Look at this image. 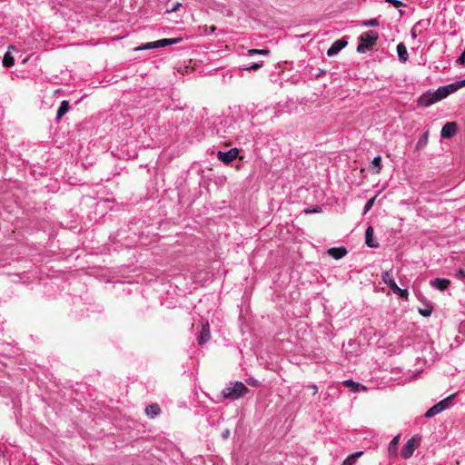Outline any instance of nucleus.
I'll return each instance as SVG.
<instances>
[{
    "instance_id": "obj_1",
    "label": "nucleus",
    "mask_w": 465,
    "mask_h": 465,
    "mask_svg": "<svg viewBox=\"0 0 465 465\" xmlns=\"http://www.w3.org/2000/svg\"><path fill=\"white\" fill-rule=\"evenodd\" d=\"M463 86H465V80L459 81L455 84H448L445 86H441L438 88V90L434 93L428 92L426 94H423L418 99V105L422 107L430 106L434 103L447 97L449 94Z\"/></svg>"
},
{
    "instance_id": "obj_2",
    "label": "nucleus",
    "mask_w": 465,
    "mask_h": 465,
    "mask_svg": "<svg viewBox=\"0 0 465 465\" xmlns=\"http://www.w3.org/2000/svg\"><path fill=\"white\" fill-rule=\"evenodd\" d=\"M361 43L357 46V51L359 53H365L367 50L372 48V46L376 44L378 40V33L376 31L371 30L360 37Z\"/></svg>"
},
{
    "instance_id": "obj_3",
    "label": "nucleus",
    "mask_w": 465,
    "mask_h": 465,
    "mask_svg": "<svg viewBox=\"0 0 465 465\" xmlns=\"http://www.w3.org/2000/svg\"><path fill=\"white\" fill-rule=\"evenodd\" d=\"M381 279L386 283L390 289L401 298L408 300L409 292L407 289H401L393 280V275L391 271H385L381 273Z\"/></svg>"
},
{
    "instance_id": "obj_4",
    "label": "nucleus",
    "mask_w": 465,
    "mask_h": 465,
    "mask_svg": "<svg viewBox=\"0 0 465 465\" xmlns=\"http://www.w3.org/2000/svg\"><path fill=\"white\" fill-rule=\"evenodd\" d=\"M249 391V389L241 381L235 382L233 387L225 388L223 395L225 399L236 400Z\"/></svg>"
},
{
    "instance_id": "obj_5",
    "label": "nucleus",
    "mask_w": 465,
    "mask_h": 465,
    "mask_svg": "<svg viewBox=\"0 0 465 465\" xmlns=\"http://www.w3.org/2000/svg\"><path fill=\"white\" fill-rule=\"evenodd\" d=\"M455 397V394H452L447 398H445L444 400L440 401V402H438L437 404H435L434 406H432L431 408H430L426 413H425V417L426 418H431L433 417L434 415L441 412L442 411H444L445 409H447L453 398Z\"/></svg>"
},
{
    "instance_id": "obj_6",
    "label": "nucleus",
    "mask_w": 465,
    "mask_h": 465,
    "mask_svg": "<svg viewBox=\"0 0 465 465\" xmlns=\"http://www.w3.org/2000/svg\"><path fill=\"white\" fill-rule=\"evenodd\" d=\"M182 38H164L154 42H149L145 44L143 46L135 48L136 51L138 50H147V49H153V48H159V47H164L169 45L177 44L181 42Z\"/></svg>"
},
{
    "instance_id": "obj_7",
    "label": "nucleus",
    "mask_w": 465,
    "mask_h": 465,
    "mask_svg": "<svg viewBox=\"0 0 465 465\" xmlns=\"http://www.w3.org/2000/svg\"><path fill=\"white\" fill-rule=\"evenodd\" d=\"M419 444H420V440L417 439L416 437H412L402 447L401 451V456L405 460L409 459L410 457L412 456L413 452L418 448Z\"/></svg>"
},
{
    "instance_id": "obj_8",
    "label": "nucleus",
    "mask_w": 465,
    "mask_h": 465,
    "mask_svg": "<svg viewBox=\"0 0 465 465\" xmlns=\"http://www.w3.org/2000/svg\"><path fill=\"white\" fill-rule=\"evenodd\" d=\"M239 150L237 148H232L229 150L228 152H222L219 151L217 153V158L224 163L225 164H229L233 160H235L238 157Z\"/></svg>"
},
{
    "instance_id": "obj_9",
    "label": "nucleus",
    "mask_w": 465,
    "mask_h": 465,
    "mask_svg": "<svg viewBox=\"0 0 465 465\" xmlns=\"http://www.w3.org/2000/svg\"><path fill=\"white\" fill-rule=\"evenodd\" d=\"M211 338L210 325L207 321L202 322V330L197 337L198 343L200 345L207 342Z\"/></svg>"
},
{
    "instance_id": "obj_10",
    "label": "nucleus",
    "mask_w": 465,
    "mask_h": 465,
    "mask_svg": "<svg viewBox=\"0 0 465 465\" xmlns=\"http://www.w3.org/2000/svg\"><path fill=\"white\" fill-rule=\"evenodd\" d=\"M347 45H348V41L345 38L337 40L328 49L327 54L329 56H333L336 54H338L342 48H344Z\"/></svg>"
},
{
    "instance_id": "obj_11",
    "label": "nucleus",
    "mask_w": 465,
    "mask_h": 465,
    "mask_svg": "<svg viewBox=\"0 0 465 465\" xmlns=\"http://www.w3.org/2000/svg\"><path fill=\"white\" fill-rule=\"evenodd\" d=\"M457 132V124L455 122H449L445 124L441 129V136L443 138H450Z\"/></svg>"
},
{
    "instance_id": "obj_12",
    "label": "nucleus",
    "mask_w": 465,
    "mask_h": 465,
    "mask_svg": "<svg viewBox=\"0 0 465 465\" xmlns=\"http://www.w3.org/2000/svg\"><path fill=\"white\" fill-rule=\"evenodd\" d=\"M365 243L371 248L379 247V243L373 240V229L369 226L365 231Z\"/></svg>"
},
{
    "instance_id": "obj_13",
    "label": "nucleus",
    "mask_w": 465,
    "mask_h": 465,
    "mask_svg": "<svg viewBox=\"0 0 465 465\" xmlns=\"http://www.w3.org/2000/svg\"><path fill=\"white\" fill-rule=\"evenodd\" d=\"M328 254L332 258L339 260L346 255L347 250L344 247H333L327 251Z\"/></svg>"
},
{
    "instance_id": "obj_14",
    "label": "nucleus",
    "mask_w": 465,
    "mask_h": 465,
    "mask_svg": "<svg viewBox=\"0 0 465 465\" xmlns=\"http://www.w3.org/2000/svg\"><path fill=\"white\" fill-rule=\"evenodd\" d=\"M430 284H431V286L437 288L440 291H444L450 286V281L448 279L437 278V279L433 280L430 282Z\"/></svg>"
},
{
    "instance_id": "obj_15",
    "label": "nucleus",
    "mask_w": 465,
    "mask_h": 465,
    "mask_svg": "<svg viewBox=\"0 0 465 465\" xmlns=\"http://www.w3.org/2000/svg\"><path fill=\"white\" fill-rule=\"evenodd\" d=\"M343 385L347 388H351L352 391H366V387L364 385L351 380L344 381Z\"/></svg>"
},
{
    "instance_id": "obj_16",
    "label": "nucleus",
    "mask_w": 465,
    "mask_h": 465,
    "mask_svg": "<svg viewBox=\"0 0 465 465\" xmlns=\"http://www.w3.org/2000/svg\"><path fill=\"white\" fill-rule=\"evenodd\" d=\"M160 412L161 408L157 403L150 404L145 408V413L150 418L157 416L158 414H160Z\"/></svg>"
},
{
    "instance_id": "obj_17",
    "label": "nucleus",
    "mask_w": 465,
    "mask_h": 465,
    "mask_svg": "<svg viewBox=\"0 0 465 465\" xmlns=\"http://www.w3.org/2000/svg\"><path fill=\"white\" fill-rule=\"evenodd\" d=\"M401 435L395 436L389 444L388 452L390 456H395L397 454L398 445Z\"/></svg>"
},
{
    "instance_id": "obj_18",
    "label": "nucleus",
    "mask_w": 465,
    "mask_h": 465,
    "mask_svg": "<svg viewBox=\"0 0 465 465\" xmlns=\"http://www.w3.org/2000/svg\"><path fill=\"white\" fill-rule=\"evenodd\" d=\"M397 53H398V55H399V59L401 62L405 63L408 60V58H409L408 51H407V48H406L404 44L400 43L397 45Z\"/></svg>"
},
{
    "instance_id": "obj_19",
    "label": "nucleus",
    "mask_w": 465,
    "mask_h": 465,
    "mask_svg": "<svg viewBox=\"0 0 465 465\" xmlns=\"http://www.w3.org/2000/svg\"><path fill=\"white\" fill-rule=\"evenodd\" d=\"M70 105L68 101H63L56 113V120L59 121L69 110Z\"/></svg>"
},
{
    "instance_id": "obj_20",
    "label": "nucleus",
    "mask_w": 465,
    "mask_h": 465,
    "mask_svg": "<svg viewBox=\"0 0 465 465\" xmlns=\"http://www.w3.org/2000/svg\"><path fill=\"white\" fill-rule=\"evenodd\" d=\"M363 455V451H357L350 456H348L342 462L341 465H355V462L358 458Z\"/></svg>"
},
{
    "instance_id": "obj_21",
    "label": "nucleus",
    "mask_w": 465,
    "mask_h": 465,
    "mask_svg": "<svg viewBox=\"0 0 465 465\" xmlns=\"http://www.w3.org/2000/svg\"><path fill=\"white\" fill-rule=\"evenodd\" d=\"M15 64V59L14 56L10 52H6L4 59H3V65L5 67H11Z\"/></svg>"
},
{
    "instance_id": "obj_22",
    "label": "nucleus",
    "mask_w": 465,
    "mask_h": 465,
    "mask_svg": "<svg viewBox=\"0 0 465 465\" xmlns=\"http://www.w3.org/2000/svg\"><path fill=\"white\" fill-rule=\"evenodd\" d=\"M429 140V134L428 132H425L422 136L419 139L416 144V150H420V148L427 145Z\"/></svg>"
},
{
    "instance_id": "obj_23",
    "label": "nucleus",
    "mask_w": 465,
    "mask_h": 465,
    "mask_svg": "<svg viewBox=\"0 0 465 465\" xmlns=\"http://www.w3.org/2000/svg\"><path fill=\"white\" fill-rule=\"evenodd\" d=\"M270 54V51L268 49H249L248 54L249 55H254V54H262V55H268Z\"/></svg>"
},
{
    "instance_id": "obj_24",
    "label": "nucleus",
    "mask_w": 465,
    "mask_h": 465,
    "mask_svg": "<svg viewBox=\"0 0 465 465\" xmlns=\"http://www.w3.org/2000/svg\"><path fill=\"white\" fill-rule=\"evenodd\" d=\"M361 25L363 26H378L379 21L376 18L370 19V20H364L361 22Z\"/></svg>"
},
{
    "instance_id": "obj_25",
    "label": "nucleus",
    "mask_w": 465,
    "mask_h": 465,
    "mask_svg": "<svg viewBox=\"0 0 465 465\" xmlns=\"http://www.w3.org/2000/svg\"><path fill=\"white\" fill-rule=\"evenodd\" d=\"M376 198H377V195H375L374 197H372L367 201V203H365V206H364V213H366L367 212H369L371 209V207L373 206V204L375 203Z\"/></svg>"
},
{
    "instance_id": "obj_26",
    "label": "nucleus",
    "mask_w": 465,
    "mask_h": 465,
    "mask_svg": "<svg viewBox=\"0 0 465 465\" xmlns=\"http://www.w3.org/2000/svg\"><path fill=\"white\" fill-rule=\"evenodd\" d=\"M419 312L424 316V317H428L431 314L432 312V306L430 305H428L425 309H419Z\"/></svg>"
},
{
    "instance_id": "obj_27",
    "label": "nucleus",
    "mask_w": 465,
    "mask_h": 465,
    "mask_svg": "<svg viewBox=\"0 0 465 465\" xmlns=\"http://www.w3.org/2000/svg\"><path fill=\"white\" fill-rule=\"evenodd\" d=\"M381 156H377L373 159L372 161V165L377 167V170L375 171V173H380V171H381Z\"/></svg>"
},
{
    "instance_id": "obj_28",
    "label": "nucleus",
    "mask_w": 465,
    "mask_h": 465,
    "mask_svg": "<svg viewBox=\"0 0 465 465\" xmlns=\"http://www.w3.org/2000/svg\"><path fill=\"white\" fill-rule=\"evenodd\" d=\"M262 66V63H254L252 65H250L249 67L245 68V70H248V71H257Z\"/></svg>"
},
{
    "instance_id": "obj_29",
    "label": "nucleus",
    "mask_w": 465,
    "mask_h": 465,
    "mask_svg": "<svg viewBox=\"0 0 465 465\" xmlns=\"http://www.w3.org/2000/svg\"><path fill=\"white\" fill-rule=\"evenodd\" d=\"M385 1H386L387 3L391 4V5H392L394 7H396V8H399V7H401V6L404 5H403V3H402V2H401V1H399V0H385Z\"/></svg>"
},
{
    "instance_id": "obj_30",
    "label": "nucleus",
    "mask_w": 465,
    "mask_h": 465,
    "mask_svg": "<svg viewBox=\"0 0 465 465\" xmlns=\"http://www.w3.org/2000/svg\"><path fill=\"white\" fill-rule=\"evenodd\" d=\"M457 63L460 64H465V51L458 58Z\"/></svg>"
},
{
    "instance_id": "obj_31",
    "label": "nucleus",
    "mask_w": 465,
    "mask_h": 465,
    "mask_svg": "<svg viewBox=\"0 0 465 465\" xmlns=\"http://www.w3.org/2000/svg\"><path fill=\"white\" fill-rule=\"evenodd\" d=\"M309 388L312 389L313 395H315L318 392V388L316 385H311V386H309Z\"/></svg>"
},
{
    "instance_id": "obj_32",
    "label": "nucleus",
    "mask_w": 465,
    "mask_h": 465,
    "mask_svg": "<svg viewBox=\"0 0 465 465\" xmlns=\"http://www.w3.org/2000/svg\"><path fill=\"white\" fill-rule=\"evenodd\" d=\"M457 276H458L459 278L465 277V271H463L462 269H460V270L458 272Z\"/></svg>"
},
{
    "instance_id": "obj_33",
    "label": "nucleus",
    "mask_w": 465,
    "mask_h": 465,
    "mask_svg": "<svg viewBox=\"0 0 465 465\" xmlns=\"http://www.w3.org/2000/svg\"><path fill=\"white\" fill-rule=\"evenodd\" d=\"M230 436V430H226L225 431L223 432V438H228Z\"/></svg>"
},
{
    "instance_id": "obj_34",
    "label": "nucleus",
    "mask_w": 465,
    "mask_h": 465,
    "mask_svg": "<svg viewBox=\"0 0 465 465\" xmlns=\"http://www.w3.org/2000/svg\"><path fill=\"white\" fill-rule=\"evenodd\" d=\"M180 6H181V4H180V3H178V4H177L173 8H172V9L170 10V12H174V11H176Z\"/></svg>"
},
{
    "instance_id": "obj_35",
    "label": "nucleus",
    "mask_w": 465,
    "mask_h": 465,
    "mask_svg": "<svg viewBox=\"0 0 465 465\" xmlns=\"http://www.w3.org/2000/svg\"><path fill=\"white\" fill-rule=\"evenodd\" d=\"M215 30H216V27H215L214 25H212V26L210 27V31H211L212 33H213Z\"/></svg>"
},
{
    "instance_id": "obj_36",
    "label": "nucleus",
    "mask_w": 465,
    "mask_h": 465,
    "mask_svg": "<svg viewBox=\"0 0 465 465\" xmlns=\"http://www.w3.org/2000/svg\"><path fill=\"white\" fill-rule=\"evenodd\" d=\"M411 33H412V36L415 37L416 36L415 28L412 29Z\"/></svg>"
}]
</instances>
